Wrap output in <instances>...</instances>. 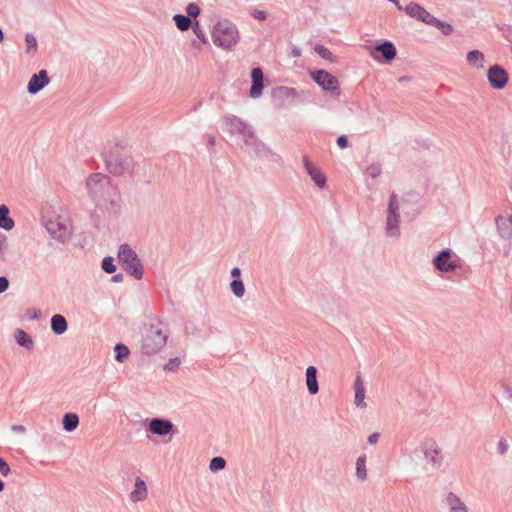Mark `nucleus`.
Returning a JSON list of instances; mask_svg holds the SVG:
<instances>
[{"instance_id": "f257e3e1", "label": "nucleus", "mask_w": 512, "mask_h": 512, "mask_svg": "<svg viewBox=\"0 0 512 512\" xmlns=\"http://www.w3.org/2000/svg\"><path fill=\"white\" fill-rule=\"evenodd\" d=\"M86 188L99 209L117 213L121 208V196L110 178L102 173H93L86 180Z\"/></svg>"}, {"instance_id": "f03ea898", "label": "nucleus", "mask_w": 512, "mask_h": 512, "mask_svg": "<svg viewBox=\"0 0 512 512\" xmlns=\"http://www.w3.org/2000/svg\"><path fill=\"white\" fill-rule=\"evenodd\" d=\"M211 37L213 43L224 50H230L239 41L237 27L229 20L218 21L212 28Z\"/></svg>"}, {"instance_id": "7ed1b4c3", "label": "nucleus", "mask_w": 512, "mask_h": 512, "mask_svg": "<svg viewBox=\"0 0 512 512\" xmlns=\"http://www.w3.org/2000/svg\"><path fill=\"white\" fill-rule=\"evenodd\" d=\"M168 336L164 327L158 324H151L145 331L141 351L146 355H153L159 352L167 343Z\"/></svg>"}, {"instance_id": "20e7f679", "label": "nucleus", "mask_w": 512, "mask_h": 512, "mask_svg": "<svg viewBox=\"0 0 512 512\" xmlns=\"http://www.w3.org/2000/svg\"><path fill=\"white\" fill-rule=\"evenodd\" d=\"M118 259L122 268L140 280L143 277V265L136 252L128 244H122L118 251Z\"/></svg>"}, {"instance_id": "39448f33", "label": "nucleus", "mask_w": 512, "mask_h": 512, "mask_svg": "<svg viewBox=\"0 0 512 512\" xmlns=\"http://www.w3.org/2000/svg\"><path fill=\"white\" fill-rule=\"evenodd\" d=\"M106 169L115 176H132L135 162L131 156L110 154L105 158Z\"/></svg>"}, {"instance_id": "423d86ee", "label": "nucleus", "mask_w": 512, "mask_h": 512, "mask_svg": "<svg viewBox=\"0 0 512 512\" xmlns=\"http://www.w3.org/2000/svg\"><path fill=\"white\" fill-rule=\"evenodd\" d=\"M43 224L50 236L61 243L66 242L71 236L70 223L60 216L44 220Z\"/></svg>"}, {"instance_id": "0eeeda50", "label": "nucleus", "mask_w": 512, "mask_h": 512, "mask_svg": "<svg viewBox=\"0 0 512 512\" xmlns=\"http://www.w3.org/2000/svg\"><path fill=\"white\" fill-rule=\"evenodd\" d=\"M311 77L323 90L334 96L340 95L339 81L333 74L326 70H316L311 72Z\"/></svg>"}, {"instance_id": "6e6552de", "label": "nucleus", "mask_w": 512, "mask_h": 512, "mask_svg": "<svg viewBox=\"0 0 512 512\" xmlns=\"http://www.w3.org/2000/svg\"><path fill=\"white\" fill-rule=\"evenodd\" d=\"M370 54L377 61L382 60L385 63H389L396 57L397 51L392 42L384 41L374 46Z\"/></svg>"}, {"instance_id": "1a4fd4ad", "label": "nucleus", "mask_w": 512, "mask_h": 512, "mask_svg": "<svg viewBox=\"0 0 512 512\" xmlns=\"http://www.w3.org/2000/svg\"><path fill=\"white\" fill-rule=\"evenodd\" d=\"M487 78L489 84L494 89L504 88L508 81L509 76L507 71L500 65H493L487 71Z\"/></svg>"}, {"instance_id": "9d476101", "label": "nucleus", "mask_w": 512, "mask_h": 512, "mask_svg": "<svg viewBox=\"0 0 512 512\" xmlns=\"http://www.w3.org/2000/svg\"><path fill=\"white\" fill-rule=\"evenodd\" d=\"M425 459L435 468H439L442 464L443 457L441 451L434 440H427L422 444Z\"/></svg>"}, {"instance_id": "9b49d317", "label": "nucleus", "mask_w": 512, "mask_h": 512, "mask_svg": "<svg viewBox=\"0 0 512 512\" xmlns=\"http://www.w3.org/2000/svg\"><path fill=\"white\" fill-rule=\"evenodd\" d=\"M452 252L449 249L441 251L434 259V267L441 272H453L458 268L455 261L451 260Z\"/></svg>"}, {"instance_id": "f8f14e48", "label": "nucleus", "mask_w": 512, "mask_h": 512, "mask_svg": "<svg viewBox=\"0 0 512 512\" xmlns=\"http://www.w3.org/2000/svg\"><path fill=\"white\" fill-rule=\"evenodd\" d=\"M404 10L408 16L420 20L426 24L437 23L436 18L417 3H409Z\"/></svg>"}, {"instance_id": "ddd939ff", "label": "nucleus", "mask_w": 512, "mask_h": 512, "mask_svg": "<svg viewBox=\"0 0 512 512\" xmlns=\"http://www.w3.org/2000/svg\"><path fill=\"white\" fill-rule=\"evenodd\" d=\"M244 147L248 152L261 156L266 152L265 145L255 136L252 128L243 137Z\"/></svg>"}, {"instance_id": "4468645a", "label": "nucleus", "mask_w": 512, "mask_h": 512, "mask_svg": "<svg viewBox=\"0 0 512 512\" xmlns=\"http://www.w3.org/2000/svg\"><path fill=\"white\" fill-rule=\"evenodd\" d=\"M174 425L171 421L162 418H153L149 421L148 429L158 436H166L173 431Z\"/></svg>"}, {"instance_id": "2eb2a0df", "label": "nucleus", "mask_w": 512, "mask_h": 512, "mask_svg": "<svg viewBox=\"0 0 512 512\" xmlns=\"http://www.w3.org/2000/svg\"><path fill=\"white\" fill-rule=\"evenodd\" d=\"M497 233L504 240L512 239V213L506 218L498 215L495 218Z\"/></svg>"}, {"instance_id": "dca6fc26", "label": "nucleus", "mask_w": 512, "mask_h": 512, "mask_svg": "<svg viewBox=\"0 0 512 512\" xmlns=\"http://www.w3.org/2000/svg\"><path fill=\"white\" fill-rule=\"evenodd\" d=\"M50 79L48 77L46 70H40L38 73L34 74L27 86V90L30 94H36L40 90H42L46 85H48Z\"/></svg>"}, {"instance_id": "f3484780", "label": "nucleus", "mask_w": 512, "mask_h": 512, "mask_svg": "<svg viewBox=\"0 0 512 512\" xmlns=\"http://www.w3.org/2000/svg\"><path fill=\"white\" fill-rule=\"evenodd\" d=\"M252 85L250 88V97L251 98H259L262 95V91L264 88V75L263 71L259 67H255L251 71Z\"/></svg>"}, {"instance_id": "a211bd4d", "label": "nucleus", "mask_w": 512, "mask_h": 512, "mask_svg": "<svg viewBox=\"0 0 512 512\" xmlns=\"http://www.w3.org/2000/svg\"><path fill=\"white\" fill-rule=\"evenodd\" d=\"M303 165L306 169V172L309 174L311 179L314 181V183L319 188H324L326 186V177L325 175L320 171L319 168L315 167L307 156L303 157Z\"/></svg>"}, {"instance_id": "6ab92c4d", "label": "nucleus", "mask_w": 512, "mask_h": 512, "mask_svg": "<svg viewBox=\"0 0 512 512\" xmlns=\"http://www.w3.org/2000/svg\"><path fill=\"white\" fill-rule=\"evenodd\" d=\"M400 215L399 213H387L386 234L389 237H398L400 235Z\"/></svg>"}, {"instance_id": "aec40b11", "label": "nucleus", "mask_w": 512, "mask_h": 512, "mask_svg": "<svg viewBox=\"0 0 512 512\" xmlns=\"http://www.w3.org/2000/svg\"><path fill=\"white\" fill-rule=\"evenodd\" d=\"M226 124L229 127L230 132L239 134L242 137L251 129L250 125L237 117L226 118Z\"/></svg>"}, {"instance_id": "412c9836", "label": "nucleus", "mask_w": 512, "mask_h": 512, "mask_svg": "<svg viewBox=\"0 0 512 512\" xmlns=\"http://www.w3.org/2000/svg\"><path fill=\"white\" fill-rule=\"evenodd\" d=\"M148 490L146 483L141 478H136L133 491L130 493L132 502H140L147 498Z\"/></svg>"}, {"instance_id": "4be33fe9", "label": "nucleus", "mask_w": 512, "mask_h": 512, "mask_svg": "<svg viewBox=\"0 0 512 512\" xmlns=\"http://www.w3.org/2000/svg\"><path fill=\"white\" fill-rule=\"evenodd\" d=\"M306 386L308 392L311 395H315L319 391L318 379H317V369L315 366H309L306 369Z\"/></svg>"}, {"instance_id": "5701e85b", "label": "nucleus", "mask_w": 512, "mask_h": 512, "mask_svg": "<svg viewBox=\"0 0 512 512\" xmlns=\"http://www.w3.org/2000/svg\"><path fill=\"white\" fill-rule=\"evenodd\" d=\"M354 390H355V405L359 408H365V386L360 375L356 376L354 382Z\"/></svg>"}, {"instance_id": "b1692460", "label": "nucleus", "mask_w": 512, "mask_h": 512, "mask_svg": "<svg viewBox=\"0 0 512 512\" xmlns=\"http://www.w3.org/2000/svg\"><path fill=\"white\" fill-rule=\"evenodd\" d=\"M68 324L64 316L55 314L51 318V329L57 334L61 335L67 331Z\"/></svg>"}, {"instance_id": "393cba45", "label": "nucleus", "mask_w": 512, "mask_h": 512, "mask_svg": "<svg viewBox=\"0 0 512 512\" xmlns=\"http://www.w3.org/2000/svg\"><path fill=\"white\" fill-rule=\"evenodd\" d=\"M467 63L470 66H474L478 69H482L484 67V54L479 50H472L467 54L466 57Z\"/></svg>"}, {"instance_id": "a878e982", "label": "nucleus", "mask_w": 512, "mask_h": 512, "mask_svg": "<svg viewBox=\"0 0 512 512\" xmlns=\"http://www.w3.org/2000/svg\"><path fill=\"white\" fill-rule=\"evenodd\" d=\"M447 503L451 512H467V507L461 499L454 493H449L447 496Z\"/></svg>"}, {"instance_id": "bb28decb", "label": "nucleus", "mask_w": 512, "mask_h": 512, "mask_svg": "<svg viewBox=\"0 0 512 512\" xmlns=\"http://www.w3.org/2000/svg\"><path fill=\"white\" fill-rule=\"evenodd\" d=\"M14 227V221L9 217V209L6 205H0V228L11 230Z\"/></svg>"}, {"instance_id": "cd10ccee", "label": "nucleus", "mask_w": 512, "mask_h": 512, "mask_svg": "<svg viewBox=\"0 0 512 512\" xmlns=\"http://www.w3.org/2000/svg\"><path fill=\"white\" fill-rule=\"evenodd\" d=\"M63 428L67 432L74 431L79 425V417L75 413H66L62 419Z\"/></svg>"}, {"instance_id": "c85d7f7f", "label": "nucleus", "mask_w": 512, "mask_h": 512, "mask_svg": "<svg viewBox=\"0 0 512 512\" xmlns=\"http://www.w3.org/2000/svg\"><path fill=\"white\" fill-rule=\"evenodd\" d=\"M356 477L360 481L367 479L366 455H360L356 460Z\"/></svg>"}, {"instance_id": "c756f323", "label": "nucleus", "mask_w": 512, "mask_h": 512, "mask_svg": "<svg viewBox=\"0 0 512 512\" xmlns=\"http://www.w3.org/2000/svg\"><path fill=\"white\" fill-rule=\"evenodd\" d=\"M16 341L17 343L22 346V347H25L27 348L28 350H31L33 349L34 347V342L31 338V336L29 334H27L24 330H17V333H16Z\"/></svg>"}, {"instance_id": "7c9ffc66", "label": "nucleus", "mask_w": 512, "mask_h": 512, "mask_svg": "<svg viewBox=\"0 0 512 512\" xmlns=\"http://www.w3.org/2000/svg\"><path fill=\"white\" fill-rule=\"evenodd\" d=\"M176 27L180 31H187L192 25V20L186 15L176 14L173 17Z\"/></svg>"}, {"instance_id": "2f4dec72", "label": "nucleus", "mask_w": 512, "mask_h": 512, "mask_svg": "<svg viewBox=\"0 0 512 512\" xmlns=\"http://www.w3.org/2000/svg\"><path fill=\"white\" fill-rule=\"evenodd\" d=\"M230 289L237 298H242L245 295V286L240 279H234L230 283Z\"/></svg>"}, {"instance_id": "473e14b6", "label": "nucleus", "mask_w": 512, "mask_h": 512, "mask_svg": "<svg viewBox=\"0 0 512 512\" xmlns=\"http://www.w3.org/2000/svg\"><path fill=\"white\" fill-rule=\"evenodd\" d=\"M114 350L116 352L115 358L118 362H123L130 354L128 347L121 343L116 344Z\"/></svg>"}, {"instance_id": "72a5a7b5", "label": "nucleus", "mask_w": 512, "mask_h": 512, "mask_svg": "<svg viewBox=\"0 0 512 512\" xmlns=\"http://www.w3.org/2000/svg\"><path fill=\"white\" fill-rule=\"evenodd\" d=\"M226 466V461L223 457H214L211 459L209 468L211 471L216 472L224 469Z\"/></svg>"}, {"instance_id": "f704fd0d", "label": "nucleus", "mask_w": 512, "mask_h": 512, "mask_svg": "<svg viewBox=\"0 0 512 512\" xmlns=\"http://www.w3.org/2000/svg\"><path fill=\"white\" fill-rule=\"evenodd\" d=\"M314 51L323 59L332 60L331 51L321 44H316L314 47Z\"/></svg>"}, {"instance_id": "c9c22d12", "label": "nucleus", "mask_w": 512, "mask_h": 512, "mask_svg": "<svg viewBox=\"0 0 512 512\" xmlns=\"http://www.w3.org/2000/svg\"><path fill=\"white\" fill-rule=\"evenodd\" d=\"M366 173L371 177V178H377L378 176L381 175L382 173V167H381V164L380 163H372L371 165H369L366 169Z\"/></svg>"}, {"instance_id": "e433bc0d", "label": "nucleus", "mask_w": 512, "mask_h": 512, "mask_svg": "<svg viewBox=\"0 0 512 512\" xmlns=\"http://www.w3.org/2000/svg\"><path fill=\"white\" fill-rule=\"evenodd\" d=\"M436 22L438 23H428L431 26L439 28L444 35H449L452 33L453 28L450 24L440 21L436 18Z\"/></svg>"}, {"instance_id": "4c0bfd02", "label": "nucleus", "mask_w": 512, "mask_h": 512, "mask_svg": "<svg viewBox=\"0 0 512 512\" xmlns=\"http://www.w3.org/2000/svg\"><path fill=\"white\" fill-rule=\"evenodd\" d=\"M102 269L109 274L116 271V265L114 264V260L112 257H105L102 260Z\"/></svg>"}, {"instance_id": "58836bf2", "label": "nucleus", "mask_w": 512, "mask_h": 512, "mask_svg": "<svg viewBox=\"0 0 512 512\" xmlns=\"http://www.w3.org/2000/svg\"><path fill=\"white\" fill-rule=\"evenodd\" d=\"M277 93L284 98H295L297 97V91L294 88L280 87L277 89Z\"/></svg>"}, {"instance_id": "ea45409f", "label": "nucleus", "mask_w": 512, "mask_h": 512, "mask_svg": "<svg viewBox=\"0 0 512 512\" xmlns=\"http://www.w3.org/2000/svg\"><path fill=\"white\" fill-rule=\"evenodd\" d=\"M399 203L397 199V195L392 193L389 199L387 213H399Z\"/></svg>"}, {"instance_id": "a19ab883", "label": "nucleus", "mask_w": 512, "mask_h": 512, "mask_svg": "<svg viewBox=\"0 0 512 512\" xmlns=\"http://www.w3.org/2000/svg\"><path fill=\"white\" fill-rule=\"evenodd\" d=\"M192 28H193V32L195 33L196 37L200 40V42L202 44H207L208 39H207L205 33L203 32V30L201 29L198 21H195Z\"/></svg>"}, {"instance_id": "79ce46f5", "label": "nucleus", "mask_w": 512, "mask_h": 512, "mask_svg": "<svg viewBox=\"0 0 512 512\" xmlns=\"http://www.w3.org/2000/svg\"><path fill=\"white\" fill-rule=\"evenodd\" d=\"M25 41L27 45V52L37 49V40L32 34H26Z\"/></svg>"}, {"instance_id": "37998d69", "label": "nucleus", "mask_w": 512, "mask_h": 512, "mask_svg": "<svg viewBox=\"0 0 512 512\" xmlns=\"http://www.w3.org/2000/svg\"><path fill=\"white\" fill-rule=\"evenodd\" d=\"M187 16L190 17H197L200 14V8L195 3H189L186 7Z\"/></svg>"}, {"instance_id": "c03bdc74", "label": "nucleus", "mask_w": 512, "mask_h": 512, "mask_svg": "<svg viewBox=\"0 0 512 512\" xmlns=\"http://www.w3.org/2000/svg\"><path fill=\"white\" fill-rule=\"evenodd\" d=\"M11 472V469L8 463L0 457V474L4 477H7Z\"/></svg>"}, {"instance_id": "a18cd8bd", "label": "nucleus", "mask_w": 512, "mask_h": 512, "mask_svg": "<svg viewBox=\"0 0 512 512\" xmlns=\"http://www.w3.org/2000/svg\"><path fill=\"white\" fill-rule=\"evenodd\" d=\"M508 450V444L506 442V440L504 439H501L498 443V447H497V451L499 454L503 455L507 452Z\"/></svg>"}, {"instance_id": "49530a36", "label": "nucleus", "mask_w": 512, "mask_h": 512, "mask_svg": "<svg viewBox=\"0 0 512 512\" xmlns=\"http://www.w3.org/2000/svg\"><path fill=\"white\" fill-rule=\"evenodd\" d=\"M180 364L179 358H172L169 360V362L165 365V370H172L174 367H177Z\"/></svg>"}, {"instance_id": "de8ad7c7", "label": "nucleus", "mask_w": 512, "mask_h": 512, "mask_svg": "<svg viewBox=\"0 0 512 512\" xmlns=\"http://www.w3.org/2000/svg\"><path fill=\"white\" fill-rule=\"evenodd\" d=\"M337 145L341 148V149H345L348 147V139L345 135H341L337 138Z\"/></svg>"}, {"instance_id": "09e8293b", "label": "nucleus", "mask_w": 512, "mask_h": 512, "mask_svg": "<svg viewBox=\"0 0 512 512\" xmlns=\"http://www.w3.org/2000/svg\"><path fill=\"white\" fill-rule=\"evenodd\" d=\"M253 17L257 20L264 21L267 18V14L263 10H255L252 13Z\"/></svg>"}, {"instance_id": "8fccbe9b", "label": "nucleus", "mask_w": 512, "mask_h": 512, "mask_svg": "<svg viewBox=\"0 0 512 512\" xmlns=\"http://www.w3.org/2000/svg\"><path fill=\"white\" fill-rule=\"evenodd\" d=\"M9 287V280L4 277V276H0V293H3L4 291H6Z\"/></svg>"}, {"instance_id": "3c124183", "label": "nucleus", "mask_w": 512, "mask_h": 512, "mask_svg": "<svg viewBox=\"0 0 512 512\" xmlns=\"http://www.w3.org/2000/svg\"><path fill=\"white\" fill-rule=\"evenodd\" d=\"M380 434L378 432H374L368 437L369 444H376L379 440Z\"/></svg>"}, {"instance_id": "603ef678", "label": "nucleus", "mask_w": 512, "mask_h": 512, "mask_svg": "<svg viewBox=\"0 0 512 512\" xmlns=\"http://www.w3.org/2000/svg\"><path fill=\"white\" fill-rule=\"evenodd\" d=\"M11 430L15 433H24L26 428L23 425H12Z\"/></svg>"}, {"instance_id": "864d4df0", "label": "nucleus", "mask_w": 512, "mask_h": 512, "mask_svg": "<svg viewBox=\"0 0 512 512\" xmlns=\"http://www.w3.org/2000/svg\"><path fill=\"white\" fill-rule=\"evenodd\" d=\"M205 137L207 139L208 145H210V146H214L215 145L216 139H215V137L213 135L207 134Z\"/></svg>"}, {"instance_id": "5fc2aeb1", "label": "nucleus", "mask_w": 512, "mask_h": 512, "mask_svg": "<svg viewBox=\"0 0 512 512\" xmlns=\"http://www.w3.org/2000/svg\"><path fill=\"white\" fill-rule=\"evenodd\" d=\"M240 274H241V270L238 267H234L231 270V276L234 277V278H238L240 276Z\"/></svg>"}, {"instance_id": "6e6d98bb", "label": "nucleus", "mask_w": 512, "mask_h": 512, "mask_svg": "<svg viewBox=\"0 0 512 512\" xmlns=\"http://www.w3.org/2000/svg\"><path fill=\"white\" fill-rule=\"evenodd\" d=\"M28 314L31 319H36L38 317V313L36 310L28 311Z\"/></svg>"}, {"instance_id": "4d7b16f0", "label": "nucleus", "mask_w": 512, "mask_h": 512, "mask_svg": "<svg viewBox=\"0 0 512 512\" xmlns=\"http://www.w3.org/2000/svg\"><path fill=\"white\" fill-rule=\"evenodd\" d=\"M122 278H123L122 274H116V275H114V276L112 277V280H113L114 282H119V281H121V280H122Z\"/></svg>"}, {"instance_id": "13d9d810", "label": "nucleus", "mask_w": 512, "mask_h": 512, "mask_svg": "<svg viewBox=\"0 0 512 512\" xmlns=\"http://www.w3.org/2000/svg\"><path fill=\"white\" fill-rule=\"evenodd\" d=\"M292 55H293L294 57L300 56V50H299V49H297V48L293 49V50H292Z\"/></svg>"}, {"instance_id": "bf43d9fd", "label": "nucleus", "mask_w": 512, "mask_h": 512, "mask_svg": "<svg viewBox=\"0 0 512 512\" xmlns=\"http://www.w3.org/2000/svg\"><path fill=\"white\" fill-rule=\"evenodd\" d=\"M510 250H511V244H509V245L507 246V248L505 249V251H504V255H505V256H508V255H509V253H510Z\"/></svg>"}, {"instance_id": "052dcab7", "label": "nucleus", "mask_w": 512, "mask_h": 512, "mask_svg": "<svg viewBox=\"0 0 512 512\" xmlns=\"http://www.w3.org/2000/svg\"><path fill=\"white\" fill-rule=\"evenodd\" d=\"M4 490V482L0 480V492Z\"/></svg>"}, {"instance_id": "680f3d73", "label": "nucleus", "mask_w": 512, "mask_h": 512, "mask_svg": "<svg viewBox=\"0 0 512 512\" xmlns=\"http://www.w3.org/2000/svg\"><path fill=\"white\" fill-rule=\"evenodd\" d=\"M3 38H4V34H3L2 30L0 29V42L3 40Z\"/></svg>"}, {"instance_id": "e2e57ef3", "label": "nucleus", "mask_w": 512, "mask_h": 512, "mask_svg": "<svg viewBox=\"0 0 512 512\" xmlns=\"http://www.w3.org/2000/svg\"><path fill=\"white\" fill-rule=\"evenodd\" d=\"M193 45H194V47H196L197 49H200V46H199V45H197L195 41H193Z\"/></svg>"}]
</instances>
